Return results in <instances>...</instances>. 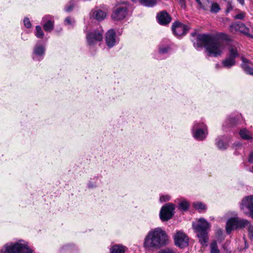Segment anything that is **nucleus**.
Masks as SVG:
<instances>
[{
  "label": "nucleus",
  "mask_w": 253,
  "mask_h": 253,
  "mask_svg": "<svg viewBox=\"0 0 253 253\" xmlns=\"http://www.w3.org/2000/svg\"><path fill=\"white\" fill-rule=\"evenodd\" d=\"M169 237L166 232L161 227L152 229L145 236L143 247L147 251L157 250L169 243Z\"/></svg>",
  "instance_id": "obj_1"
},
{
  "label": "nucleus",
  "mask_w": 253,
  "mask_h": 253,
  "mask_svg": "<svg viewBox=\"0 0 253 253\" xmlns=\"http://www.w3.org/2000/svg\"><path fill=\"white\" fill-rule=\"evenodd\" d=\"M196 44L198 47H205L208 55L215 57L220 56L225 47L223 42L215 40L211 35L205 34L198 35Z\"/></svg>",
  "instance_id": "obj_2"
},
{
  "label": "nucleus",
  "mask_w": 253,
  "mask_h": 253,
  "mask_svg": "<svg viewBox=\"0 0 253 253\" xmlns=\"http://www.w3.org/2000/svg\"><path fill=\"white\" fill-rule=\"evenodd\" d=\"M193 227L197 232L199 241L203 246L208 242V230L210 228V223L204 218H201L193 223Z\"/></svg>",
  "instance_id": "obj_3"
},
{
  "label": "nucleus",
  "mask_w": 253,
  "mask_h": 253,
  "mask_svg": "<svg viewBox=\"0 0 253 253\" xmlns=\"http://www.w3.org/2000/svg\"><path fill=\"white\" fill-rule=\"evenodd\" d=\"M2 253H34L27 243L23 240L6 244L1 249Z\"/></svg>",
  "instance_id": "obj_4"
},
{
  "label": "nucleus",
  "mask_w": 253,
  "mask_h": 253,
  "mask_svg": "<svg viewBox=\"0 0 253 253\" xmlns=\"http://www.w3.org/2000/svg\"><path fill=\"white\" fill-rule=\"evenodd\" d=\"M191 130L192 136L198 141L204 140L208 134V126L202 121L194 122Z\"/></svg>",
  "instance_id": "obj_5"
},
{
  "label": "nucleus",
  "mask_w": 253,
  "mask_h": 253,
  "mask_svg": "<svg viewBox=\"0 0 253 253\" xmlns=\"http://www.w3.org/2000/svg\"><path fill=\"white\" fill-rule=\"evenodd\" d=\"M239 205L240 210L253 219V195L244 197Z\"/></svg>",
  "instance_id": "obj_6"
},
{
  "label": "nucleus",
  "mask_w": 253,
  "mask_h": 253,
  "mask_svg": "<svg viewBox=\"0 0 253 253\" xmlns=\"http://www.w3.org/2000/svg\"><path fill=\"white\" fill-rule=\"evenodd\" d=\"M239 55L238 49L236 45H232L229 48V56L222 62V66L229 68L235 65V59Z\"/></svg>",
  "instance_id": "obj_7"
},
{
  "label": "nucleus",
  "mask_w": 253,
  "mask_h": 253,
  "mask_svg": "<svg viewBox=\"0 0 253 253\" xmlns=\"http://www.w3.org/2000/svg\"><path fill=\"white\" fill-rule=\"evenodd\" d=\"M103 31L102 29L93 30L86 33V39L87 44L89 46H93L98 42L103 39Z\"/></svg>",
  "instance_id": "obj_8"
},
{
  "label": "nucleus",
  "mask_w": 253,
  "mask_h": 253,
  "mask_svg": "<svg viewBox=\"0 0 253 253\" xmlns=\"http://www.w3.org/2000/svg\"><path fill=\"white\" fill-rule=\"evenodd\" d=\"M247 223H248V220L246 219H239L237 217L230 218L227 220L226 223V232L229 234L234 229L243 228V226Z\"/></svg>",
  "instance_id": "obj_9"
},
{
  "label": "nucleus",
  "mask_w": 253,
  "mask_h": 253,
  "mask_svg": "<svg viewBox=\"0 0 253 253\" xmlns=\"http://www.w3.org/2000/svg\"><path fill=\"white\" fill-rule=\"evenodd\" d=\"M128 5L124 2L119 5L112 14L111 17L115 20H121L124 19L127 15Z\"/></svg>",
  "instance_id": "obj_10"
},
{
  "label": "nucleus",
  "mask_w": 253,
  "mask_h": 253,
  "mask_svg": "<svg viewBox=\"0 0 253 253\" xmlns=\"http://www.w3.org/2000/svg\"><path fill=\"white\" fill-rule=\"evenodd\" d=\"M175 206L171 203L167 204L161 208L160 217L162 221H166L170 219L174 214Z\"/></svg>",
  "instance_id": "obj_11"
},
{
  "label": "nucleus",
  "mask_w": 253,
  "mask_h": 253,
  "mask_svg": "<svg viewBox=\"0 0 253 253\" xmlns=\"http://www.w3.org/2000/svg\"><path fill=\"white\" fill-rule=\"evenodd\" d=\"M174 241L177 247L183 249L188 245L189 238L184 233L178 231L174 236Z\"/></svg>",
  "instance_id": "obj_12"
},
{
  "label": "nucleus",
  "mask_w": 253,
  "mask_h": 253,
  "mask_svg": "<svg viewBox=\"0 0 253 253\" xmlns=\"http://www.w3.org/2000/svg\"><path fill=\"white\" fill-rule=\"evenodd\" d=\"M118 42L115 32L112 29L108 30L105 35V42L108 47H113Z\"/></svg>",
  "instance_id": "obj_13"
},
{
  "label": "nucleus",
  "mask_w": 253,
  "mask_h": 253,
  "mask_svg": "<svg viewBox=\"0 0 253 253\" xmlns=\"http://www.w3.org/2000/svg\"><path fill=\"white\" fill-rule=\"evenodd\" d=\"M172 29L175 35L180 37L184 35L187 32L189 28L185 24L176 22L173 24Z\"/></svg>",
  "instance_id": "obj_14"
},
{
  "label": "nucleus",
  "mask_w": 253,
  "mask_h": 253,
  "mask_svg": "<svg viewBox=\"0 0 253 253\" xmlns=\"http://www.w3.org/2000/svg\"><path fill=\"white\" fill-rule=\"evenodd\" d=\"M230 30L232 32H239L253 39V36L249 34V29L243 23H233L230 25Z\"/></svg>",
  "instance_id": "obj_15"
},
{
  "label": "nucleus",
  "mask_w": 253,
  "mask_h": 253,
  "mask_svg": "<svg viewBox=\"0 0 253 253\" xmlns=\"http://www.w3.org/2000/svg\"><path fill=\"white\" fill-rule=\"evenodd\" d=\"M196 0L200 6L205 10L207 9L208 7L207 4L211 3L210 11L211 13H216L220 10L219 4L216 2H211V0H204L203 3L201 2L200 0Z\"/></svg>",
  "instance_id": "obj_16"
},
{
  "label": "nucleus",
  "mask_w": 253,
  "mask_h": 253,
  "mask_svg": "<svg viewBox=\"0 0 253 253\" xmlns=\"http://www.w3.org/2000/svg\"><path fill=\"white\" fill-rule=\"evenodd\" d=\"M45 47L40 44H37L33 50V59L34 60H41L45 54Z\"/></svg>",
  "instance_id": "obj_17"
},
{
  "label": "nucleus",
  "mask_w": 253,
  "mask_h": 253,
  "mask_svg": "<svg viewBox=\"0 0 253 253\" xmlns=\"http://www.w3.org/2000/svg\"><path fill=\"white\" fill-rule=\"evenodd\" d=\"M107 14L106 10H103L97 8L92 9L90 12V16L91 18L99 21L104 20Z\"/></svg>",
  "instance_id": "obj_18"
},
{
  "label": "nucleus",
  "mask_w": 253,
  "mask_h": 253,
  "mask_svg": "<svg viewBox=\"0 0 253 253\" xmlns=\"http://www.w3.org/2000/svg\"><path fill=\"white\" fill-rule=\"evenodd\" d=\"M157 19L159 23L161 25L167 24L171 21L170 16L167 12L165 11H162L158 14Z\"/></svg>",
  "instance_id": "obj_19"
},
{
  "label": "nucleus",
  "mask_w": 253,
  "mask_h": 253,
  "mask_svg": "<svg viewBox=\"0 0 253 253\" xmlns=\"http://www.w3.org/2000/svg\"><path fill=\"white\" fill-rule=\"evenodd\" d=\"M43 21L45 22L43 24V27L45 31L49 32L54 27V23L52 18L49 16H46L43 18Z\"/></svg>",
  "instance_id": "obj_20"
},
{
  "label": "nucleus",
  "mask_w": 253,
  "mask_h": 253,
  "mask_svg": "<svg viewBox=\"0 0 253 253\" xmlns=\"http://www.w3.org/2000/svg\"><path fill=\"white\" fill-rule=\"evenodd\" d=\"M243 63L242 67L248 74L253 76V68L252 63L244 57H242Z\"/></svg>",
  "instance_id": "obj_21"
},
{
  "label": "nucleus",
  "mask_w": 253,
  "mask_h": 253,
  "mask_svg": "<svg viewBox=\"0 0 253 253\" xmlns=\"http://www.w3.org/2000/svg\"><path fill=\"white\" fill-rule=\"evenodd\" d=\"M217 147L221 150L226 149L228 146V140L226 137H219L216 139Z\"/></svg>",
  "instance_id": "obj_22"
},
{
  "label": "nucleus",
  "mask_w": 253,
  "mask_h": 253,
  "mask_svg": "<svg viewBox=\"0 0 253 253\" xmlns=\"http://www.w3.org/2000/svg\"><path fill=\"white\" fill-rule=\"evenodd\" d=\"M126 248L123 245H114L110 249V253H125Z\"/></svg>",
  "instance_id": "obj_23"
},
{
  "label": "nucleus",
  "mask_w": 253,
  "mask_h": 253,
  "mask_svg": "<svg viewBox=\"0 0 253 253\" xmlns=\"http://www.w3.org/2000/svg\"><path fill=\"white\" fill-rule=\"evenodd\" d=\"M239 134L242 139L245 140H252L253 138L250 132L246 128L240 130Z\"/></svg>",
  "instance_id": "obj_24"
},
{
  "label": "nucleus",
  "mask_w": 253,
  "mask_h": 253,
  "mask_svg": "<svg viewBox=\"0 0 253 253\" xmlns=\"http://www.w3.org/2000/svg\"><path fill=\"white\" fill-rule=\"evenodd\" d=\"M171 48L170 44H161L159 48V52L160 54H164L170 52Z\"/></svg>",
  "instance_id": "obj_25"
},
{
  "label": "nucleus",
  "mask_w": 253,
  "mask_h": 253,
  "mask_svg": "<svg viewBox=\"0 0 253 253\" xmlns=\"http://www.w3.org/2000/svg\"><path fill=\"white\" fill-rule=\"evenodd\" d=\"M193 207L197 210L200 211H204L206 210V206L205 204L200 201H196L193 204Z\"/></svg>",
  "instance_id": "obj_26"
},
{
  "label": "nucleus",
  "mask_w": 253,
  "mask_h": 253,
  "mask_svg": "<svg viewBox=\"0 0 253 253\" xmlns=\"http://www.w3.org/2000/svg\"><path fill=\"white\" fill-rule=\"evenodd\" d=\"M189 207V203L185 199L181 200L178 204V208L181 211H187Z\"/></svg>",
  "instance_id": "obj_27"
},
{
  "label": "nucleus",
  "mask_w": 253,
  "mask_h": 253,
  "mask_svg": "<svg viewBox=\"0 0 253 253\" xmlns=\"http://www.w3.org/2000/svg\"><path fill=\"white\" fill-rule=\"evenodd\" d=\"M159 0H140L141 4L145 6L152 7L157 3Z\"/></svg>",
  "instance_id": "obj_28"
},
{
  "label": "nucleus",
  "mask_w": 253,
  "mask_h": 253,
  "mask_svg": "<svg viewBox=\"0 0 253 253\" xmlns=\"http://www.w3.org/2000/svg\"><path fill=\"white\" fill-rule=\"evenodd\" d=\"M35 35L38 38L43 39L44 34L40 26H37L36 27Z\"/></svg>",
  "instance_id": "obj_29"
},
{
  "label": "nucleus",
  "mask_w": 253,
  "mask_h": 253,
  "mask_svg": "<svg viewBox=\"0 0 253 253\" xmlns=\"http://www.w3.org/2000/svg\"><path fill=\"white\" fill-rule=\"evenodd\" d=\"M244 227L247 228V229L248 231L249 238L251 239H253V226L249 221H248V223L244 226L243 228Z\"/></svg>",
  "instance_id": "obj_30"
},
{
  "label": "nucleus",
  "mask_w": 253,
  "mask_h": 253,
  "mask_svg": "<svg viewBox=\"0 0 253 253\" xmlns=\"http://www.w3.org/2000/svg\"><path fill=\"white\" fill-rule=\"evenodd\" d=\"M220 251L218 248L216 241H213L210 246V253H219Z\"/></svg>",
  "instance_id": "obj_31"
},
{
  "label": "nucleus",
  "mask_w": 253,
  "mask_h": 253,
  "mask_svg": "<svg viewBox=\"0 0 253 253\" xmlns=\"http://www.w3.org/2000/svg\"><path fill=\"white\" fill-rule=\"evenodd\" d=\"M171 197L169 195H162L160 197V202L161 203L169 201Z\"/></svg>",
  "instance_id": "obj_32"
},
{
  "label": "nucleus",
  "mask_w": 253,
  "mask_h": 253,
  "mask_svg": "<svg viewBox=\"0 0 253 253\" xmlns=\"http://www.w3.org/2000/svg\"><path fill=\"white\" fill-rule=\"evenodd\" d=\"M75 23L74 19H71L70 17H67L65 20V24L67 26H72Z\"/></svg>",
  "instance_id": "obj_33"
},
{
  "label": "nucleus",
  "mask_w": 253,
  "mask_h": 253,
  "mask_svg": "<svg viewBox=\"0 0 253 253\" xmlns=\"http://www.w3.org/2000/svg\"><path fill=\"white\" fill-rule=\"evenodd\" d=\"M24 25L26 27H27V28H30L31 27V23L30 21V20L29 18H25L24 19Z\"/></svg>",
  "instance_id": "obj_34"
},
{
  "label": "nucleus",
  "mask_w": 253,
  "mask_h": 253,
  "mask_svg": "<svg viewBox=\"0 0 253 253\" xmlns=\"http://www.w3.org/2000/svg\"><path fill=\"white\" fill-rule=\"evenodd\" d=\"M245 16V13L241 12L234 16L235 19H243Z\"/></svg>",
  "instance_id": "obj_35"
},
{
  "label": "nucleus",
  "mask_w": 253,
  "mask_h": 253,
  "mask_svg": "<svg viewBox=\"0 0 253 253\" xmlns=\"http://www.w3.org/2000/svg\"><path fill=\"white\" fill-rule=\"evenodd\" d=\"M159 253H174V251L169 248H166L161 250L159 251Z\"/></svg>",
  "instance_id": "obj_36"
},
{
  "label": "nucleus",
  "mask_w": 253,
  "mask_h": 253,
  "mask_svg": "<svg viewBox=\"0 0 253 253\" xmlns=\"http://www.w3.org/2000/svg\"><path fill=\"white\" fill-rule=\"evenodd\" d=\"M179 4L181 5L182 7L185 8L186 4L185 2V0H177Z\"/></svg>",
  "instance_id": "obj_37"
},
{
  "label": "nucleus",
  "mask_w": 253,
  "mask_h": 253,
  "mask_svg": "<svg viewBox=\"0 0 253 253\" xmlns=\"http://www.w3.org/2000/svg\"><path fill=\"white\" fill-rule=\"evenodd\" d=\"M248 161L250 163L253 162V153H251L249 155Z\"/></svg>",
  "instance_id": "obj_38"
},
{
  "label": "nucleus",
  "mask_w": 253,
  "mask_h": 253,
  "mask_svg": "<svg viewBox=\"0 0 253 253\" xmlns=\"http://www.w3.org/2000/svg\"><path fill=\"white\" fill-rule=\"evenodd\" d=\"M88 186L90 188H93V187H96V184H93L91 183V182H89L88 184Z\"/></svg>",
  "instance_id": "obj_39"
},
{
  "label": "nucleus",
  "mask_w": 253,
  "mask_h": 253,
  "mask_svg": "<svg viewBox=\"0 0 253 253\" xmlns=\"http://www.w3.org/2000/svg\"><path fill=\"white\" fill-rule=\"evenodd\" d=\"M232 120H233V118H231V119H228L227 120V122L229 124V126H231L233 124V123H232Z\"/></svg>",
  "instance_id": "obj_40"
},
{
  "label": "nucleus",
  "mask_w": 253,
  "mask_h": 253,
  "mask_svg": "<svg viewBox=\"0 0 253 253\" xmlns=\"http://www.w3.org/2000/svg\"><path fill=\"white\" fill-rule=\"evenodd\" d=\"M241 4H244V0H237Z\"/></svg>",
  "instance_id": "obj_41"
},
{
  "label": "nucleus",
  "mask_w": 253,
  "mask_h": 253,
  "mask_svg": "<svg viewBox=\"0 0 253 253\" xmlns=\"http://www.w3.org/2000/svg\"><path fill=\"white\" fill-rule=\"evenodd\" d=\"M234 145H235V146L236 147H237V146H241V143L238 142V143H235Z\"/></svg>",
  "instance_id": "obj_42"
},
{
  "label": "nucleus",
  "mask_w": 253,
  "mask_h": 253,
  "mask_svg": "<svg viewBox=\"0 0 253 253\" xmlns=\"http://www.w3.org/2000/svg\"><path fill=\"white\" fill-rule=\"evenodd\" d=\"M232 9V7L229 6L228 8H227V12H229L231 9Z\"/></svg>",
  "instance_id": "obj_43"
},
{
  "label": "nucleus",
  "mask_w": 253,
  "mask_h": 253,
  "mask_svg": "<svg viewBox=\"0 0 253 253\" xmlns=\"http://www.w3.org/2000/svg\"><path fill=\"white\" fill-rule=\"evenodd\" d=\"M215 67L217 69H218L220 67V65L218 64H216Z\"/></svg>",
  "instance_id": "obj_44"
},
{
  "label": "nucleus",
  "mask_w": 253,
  "mask_h": 253,
  "mask_svg": "<svg viewBox=\"0 0 253 253\" xmlns=\"http://www.w3.org/2000/svg\"><path fill=\"white\" fill-rule=\"evenodd\" d=\"M71 8H67L66 11H69L71 10Z\"/></svg>",
  "instance_id": "obj_45"
},
{
  "label": "nucleus",
  "mask_w": 253,
  "mask_h": 253,
  "mask_svg": "<svg viewBox=\"0 0 253 253\" xmlns=\"http://www.w3.org/2000/svg\"><path fill=\"white\" fill-rule=\"evenodd\" d=\"M234 215H236V216H235L234 217H238L237 216V215H236V214H234Z\"/></svg>",
  "instance_id": "obj_46"
}]
</instances>
